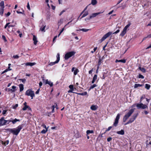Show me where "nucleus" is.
<instances>
[{"label": "nucleus", "instance_id": "9", "mask_svg": "<svg viewBox=\"0 0 151 151\" xmlns=\"http://www.w3.org/2000/svg\"><path fill=\"white\" fill-rule=\"evenodd\" d=\"M42 80L43 83H45V84H48L51 87L53 85V83L51 82L50 81H48V79L45 80L44 79V78H43Z\"/></svg>", "mask_w": 151, "mask_h": 151}, {"label": "nucleus", "instance_id": "27", "mask_svg": "<svg viewBox=\"0 0 151 151\" xmlns=\"http://www.w3.org/2000/svg\"><path fill=\"white\" fill-rule=\"evenodd\" d=\"M143 86L142 84H135L134 85V88H137L139 87H141Z\"/></svg>", "mask_w": 151, "mask_h": 151}, {"label": "nucleus", "instance_id": "19", "mask_svg": "<svg viewBox=\"0 0 151 151\" xmlns=\"http://www.w3.org/2000/svg\"><path fill=\"white\" fill-rule=\"evenodd\" d=\"M126 62V60L125 59H123V60H116L115 61L116 63H117V62H121L123 63H125Z\"/></svg>", "mask_w": 151, "mask_h": 151}, {"label": "nucleus", "instance_id": "47", "mask_svg": "<svg viewBox=\"0 0 151 151\" xmlns=\"http://www.w3.org/2000/svg\"><path fill=\"white\" fill-rule=\"evenodd\" d=\"M18 104H16L14 106H13V108L14 109H16L17 107H18Z\"/></svg>", "mask_w": 151, "mask_h": 151}, {"label": "nucleus", "instance_id": "17", "mask_svg": "<svg viewBox=\"0 0 151 151\" xmlns=\"http://www.w3.org/2000/svg\"><path fill=\"white\" fill-rule=\"evenodd\" d=\"M116 133L119 134L123 135L124 134V132L123 130L122 129L120 131L117 132Z\"/></svg>", "mask_w": 151, "mask_h": 151}, {"label": "nucleus", "instance_id": "5", "mask_svg": "<svg viewBox=\"0 0 151 151\" xmlns=\"http://www.w3.org/2000/svg\"><path fill=\"white\" fill-rule=\"evenodd\" d=\"M25 94L28 96H30L31 97V99H33V97L35 96L34 92L31 89H28L27 90Z\"/></svg>", "mask_w": 151, "mask_h": 151}, {"label": "nucleus", "instance_id": "10", "mask_svg": "<svg viewBox=\"0 0 151 151\" xmlns=\"http://www.w3.org/2000/svg\"><path fill=\"white\" fill-rule=\"evenodd\" d=\"M101 12H98V13H93L90 16L89 18H86L85 19V20H89L90 19L93 18L94 17H96L97 15H99V14L101 13Z\"/></svg>", "mask_w": 151, "mask_h": 151}, {"label": "nucleus", "instance_id": "28", "mask_svg": "<svg viewBox=\"0 0 151 151\" xmlns=\"http://www.w3.org/2000/svg\"><path fill=\"white\" fill-rule=\"evenodd\" d=\"M9 143V141L8 140H6L5 142H4L3 141L2 142V144L5 146L7 145Z\"/></svg>", "mask_w": 151, "mask_h": 151}, {"label": "nucleus", "instance_id": "1", "mask_svg": "<svg viewBox=\"0 0 151 151\" xmlns=\"http://www.w3.org/2000/svg\"><path fill=\"white\" fill-rule=\"evenodd\" d=\"M134 109H130L128 112L124 115L123 119V121L125 122L131 116L134 111Z\"/></svg>", "mask_w": 151, "mask_h": 151}, {"label": "nucleus", "instance_id": "60", "mask_svg": "<svg viewBox=\"0 0 151 151\" xmlns=\"http://www.w3.org/2000/svg\"><path fill=\"white\" fill-rule=\"evenodd\" d=\"M144 112L145 114L146 115L148 113V112L147 111H145Z\"/></svg>", "mask_w": 151, "mask_h": 151}, {"label": "nucleus", "instance_id": "13", "mask_svg": "<svg viewBox=\"0 0 151 151\" xmlns=\"http://www.w3.org/2000/svg\"><path fill=\"white\" fill-rule=\"evenodd\" d=\"M6 120L4 119V117L0 119V126H3L6 124Z\"/></svg>", "mask_w": 151, "mask_h": 151}, {"label": "nucleus", "instance_id": "46", "mask_svg": "<svg viewBox=\"0 0 151 151\" xmlns=\"http://www.w3.org/2000/svg\"><path fill=\"white\" fill-rule=\"evenodd\" d=\"M19 57L18 55H14L13 57V58L14 59H18V58Z\"/></svg>", "mask_w": 151, "mask_h": 151}, {"label": "nucleus", "instance_id": "4", "mask_svg": "<svg viewBox=\"0 0 151 151\" xmlns=\"http://www.w3.org/2000/svg\"><path fill=\"white\" fill-rule=\"evenodd\" d=\"M76 53V52L74 51H71L66 53L64 57L65 60H68L69 58L74 55Z\"/></svg>", "mask_w": 151, "mask_h": 151}, {"label": "nucleus", "instance_id": "41", "mask_svg": "<svg viewBox=\"0 0 151 151\" xmlns=\"http://www.w3.org/2000/svg\"><path fill=\"white\" fill-rule=\"evenodd\" d=\"M138 77L139 78L144 79V77L140 74L139 75Z\"/></svg>", "mask_w": 151, "mask_h": 151}, {"label": "nucleus", "instance_id": "36", "mask_svg": "<svg viewBox=\"0 0 151 151\" xmlns=\"http://www.w3.org/2000/svg\"><path fill=\"white\" fill-rule=\"evenodd\" d=\"M48 131V129H44L43 130H42L41 132L42 134H45Z\"/></svg>", "mask_w": 151, "mask_h": 151}, {"label": "nucleus", "instance_id": "54", "mask_svg": "<svg viewBox=\"0 0 151 151\" xmlns=\"http://www.w3.org/2000/svg\"><path fill=\"white\" fill-rule=\"evenodd\" d=\"M101 59H99V62H98V65H100V64H101Z\"/></svg>", "mask_w": 151, "mask_h": 151}, {"label": "nucleus", "instance_id": "23", "mask_svg": "<svg viewBox=\"0 0 151 151\" xmlns=\"http://www.w3.org/2000/svg\"><path fill=\"white\" fill-rule=\"evenodd\" d=\"M91 109L95 111L97 109V108L96 106L93 105L91 106Z\"/></svg>", "mask_w": 151, "mask_h": 151}, {"label": "nucleus", "instance_id": "12", "mask_svg": "<svg viewBox=\"0 0 151 151\" xmlns=\"http://www.w3.org/2000/svg\"><path fill=\"white\" fill-rule=\"evenodd\" d=\"M119 118L120 114H118L117 115V116L115 119V122L113 124L114 126L115 127H116L117 125Z\"/></svg>", "mask_w": 151, "mask_h": 151}, {"label": "nucleus", "instance_id": "22", "mask_svg": "<svg viewBox=\"0 0 151 151\" xmlns=\"http://www.w3.org/2000/svg\"><path fill=\"white\" fill-rule=\"evenodd\" d=\"M76 93L78 95H81V96L86 95L87 94V93L86 92H84L82 93Z\"/></svg>", "mask_w": 151, "mask_h": 151}, {"label": "nucleus", "instance_id": "15", "mask_svg": "<svg viewBox=\"0 0 151 151\" xmlns=\"http://www.w3.org/2000/svg\"><path fill=\"white\" fill-rule=\"evenodd\" d=\"M33 40L34 41V44L35 45H36L38 41L37 38L35 35H33Z\"/></svg>", "mask_w": 151, "mask_h": 151}, {"label": "nucleus", "instance_id": "11", "mask_svg": "<svg viewBox=\"0 0 151 151\" xmlns=\"http://www.w3.org/2000/svg\"><path fill=\"white\" fill-rule=\"evenodd\" d=\"M138 115V114H135L132 116L131 118L129 120L130 123H132L134 121L137 117Z\"/></svg>", "mask_w": 151, "mask_h": 151}, {"label": "nucleus", "instance_id": "37", "mask_svg": "<svg viewBox=\"0 0 151 151\" xmlns=\"http://www.w3.org/2000/svg\"><path fill=\"white\" fill-rule=\"evenodd\" d=\"M88 14V12H86L85 13L83 14L81 18H83L84 17L86 16H87Z\"/></svg>", "mask_w": 151, "mask_h": 151}, {"label": "nucleus", "instance_id": "3", "mask_svg": "<svg viewBox=\"0 0 151 151\" xmlns=\"http://www.w3.org/2000/svg\"><path fill=\"white\" fill-rule=\"evenodd\" d=\"M8 130L13 134L17 135L19 132V127H17L16 128L9 129Z\"/></svg>", "mask_w": 151, "mask_h": 151}, {"label": "nucleus", "instance_id": "26", "mask_svg": "<svg viewBox=\"0 0 151 151\" xmlns=\"http://www.w3.org/2000/svg\"><path fill=\"white\" fill-rule=\"evenodd\" d=\"M97 86V85L96 84H94L93 85H92L90 87L89 89H88L89 91L91 89L93 88L94 87Z\"/></svg>", "mask_w": 151, "mask_h": 151}, {"label": "nucleus", "instance_id": "42", "mask_svg": "<svg viewBox=\"0 0 151 151\" xmlns=\"http://www.w3.org/2000/svg\"><path fill=\"white\" fill-rule=\"evenodd\" d=\"M28 107V106L27 105H25V106L22 108V109L24 111L26 110Z\"/></svg>", "mask_w": 151, "mask_h": 151}, {"label": "nucleus", "instance_id": "32", "mask_svg": "<svg viewBox=\"0 0 151 151\" xmlns=\"http://www.w3.org/2000/svg\"><path fill=\"white\" fill-rule=\"evenodd\" d=\"M97 3L96 0H91V4L93 5H94L96 4Z\"/></svg>", "mask_w": 151, "mask_h": 151}, {"label": "nucleus", "instance_id": "33", "mask_svg": "<svg viewBox=\"0 0 151 151\" xmlns=\"http://www.w3.org/2000/svg\"><path fill=\"white\" fill-rule=\"evenodd\" d=\"M150 87V84H145V88L147 90L149 89Z\"/></svg>", "mask_w": 151, "mask_h": 151}, {"label": "nucleus", "instance_id": "7", "mask_svg": "<svg viewBox=\"0 0 151 151\" xmlns=\"http://www.w3.org/2000/svg\"><path fill=\"white\" fill-rule=\"evenodd\" d=\"M57 60L56 61L54 62H52L50 63L49 65L50 66H52L54 65L55 64L58 63L60 59V54L59 53H58L56 56Z\"/></svg>", "mask_w": 151, "mask_h": 151}, {"label": "nucleus", "instance_id": "24", "mask_svg": "<svg viewBox=\"0 0 151 151\" xmlns=\"http://www.w3.org/2000/svg\"><path fill=\"white\" fill-rule=\"evenodd\" d=\"M86 135H88L90 134H92L93 133V131L92 130H87L86 132Z\"/></svg>", "mask_w": 151, "mask_h": 151}, {"label": "nucleus", "instance_id": "55", "mask_svg": "<svg viewBox=\"0 0 151 151\" xmlns=\"http://www.w3.org/2000/svg\"><path fill=\"white\" fill-rule=\"evenodd\" d=\"M10 14H11L10 13V12H9L6 14V15L7 16H8L10 15Z\"/></svg>", "mask_w": 151, "mask_h": 151}, {"label": "nucleus", "instance_id": "6", "mask_svg": "<svg viewBox=\"0 0 151 151\" xmlns=\"http://www.w3.org/2000/svg\"><path fill=\"white\" fill-rule=\"evenodd\" d=\"M130 25L131 24L130 23H129L125 26L123 29V31L120 34V36L123 37L125 35V34L126 33L127 29L129 27Z\"/></svg>", "mask_w": 151, "mask_h": 151}, {"label": "nucleus", "instance_id": "39", "mask_svg": "<svg viewBox=\"0 0 151 151\" xmlns=\"http://www.w3.org/2000/svg\"><path fill=\"white\" fill-rule=\"evenodd\" d=\"M6 123H7V124H9V122H12V119H9V120H6Z\"/></svg>", "mask_w": 151, "mask_h": 151}, {"label": "nucleus", "instance_id": "58", "mask_svg": "<svg viewBox=\"0 0 151 151\" xmlns=\"http://www.w3.org/2000/svg\"><path fill=\"white\" fill-rule=\"evenodd\" d=\"M57 36H55L53 38V42H54V41L55 40H56V38H57Z\"/></svg>", "mask_w": 151, "mask_h": 151}, {"label": "nucleus", "instance_id": "20", "mask_svg": "<svg viewBox=\"0 0 151 151\" xmlns=\"http://www.w3.org/2000/svg\"><path fill=\"white\" fill-rule=\"evenodd\" d=\"M0 6L1 8H4V1H1L0 3Z\"/></svg>", "mask_w": 151, "mask_h": 151}, {"label": "nucleus", "instance_id": "16", "mask_svg": "<svg viewBox=\"0 0 151 151\" xmlns=\"http://www.w3.org/2000/svg\"><path fill=\"white\" fill-rule=\"evenodd\" d=\"M36 63H31L29 62L25 64V65L26 66H32L35 65Z\"/></svg>", "mask_w": 151, "mask_h": 151}, {"label": "nucleus", "instance_id": "61", "mask_svg": "<svg viewBox=\"0 0 151 151\" xmlns=\"http://www.w3.org/2000/svg\"><path fill=\"white\" fill-rule=\"evenodd\" d=\"M76 68L74 67H73L71 69V71L72 72H73L75 70V69Z\"/></svg>", "mask_w": 151, "mask_h": 151}, {"label": "nucleus", "instance_id": "44", "mask_svg": "<svg viewBox=\"0 0 151 151\" xmlns=\"http://www.w3.org/2000/svg\"><path fill=\"white\" fill-rule=\"evenodd\" d=\"M19 80L22 81V82L24 83L26 81V80L25 79H19Z\"/></svg>", "mask_w": 151, "mask_h": 151}, {"label": "nucleus", "instance_id": "45", "mask_svg": "<svg viewBox=\"0 0 151 151\" xmlns=\"http://www.w3.org/2000/svg\"><path fill=\"white\" fill-rule=\"evenodd\" d=\"M97 76L96 75H95L93 78V79L95 81L97 79Z\"/></svg>", "mask_w": 151, "mask_h": 151}, {"label": "nucleus", "instance_id": "38", "mask_svg": "<svg viewBox=\"0 0 151 151\" xmlns=\"http://www.w3.org/2000/svg\"><path fill=\"white\" fill-rule=\"evenodd\" d=\"M10 24L9 23H7L5 25L4 27V28L6 29L7 27H8V28H9L11 27H12V26L11 25H9V24Z\"/></svg>", "mask_w": 151, "mask_h": 151}, {"label": "nucleus", "instance_id": "21", "mask_svg": "<svg viewBox=\"0 0 151 151\" xmlns=\"http://www.w3.org/2000/svg\"><path fill=\"white\" fill-rule=\"evenodd\" d=\"M24 90V86L22 84H19V91H22Z\"/></svg>", "mask_w": 151, "mask_h": 151}, {"label": "nucleus", "instance_id": "8", "mask_svg": "<svg viewBox=\"0 0 151 151\" xmlns=\"http://www.w3.org/2000/svg\"><path fill=\"white\" fill-rule=\"evenodd\" d=\"M112 34V32H109L105 34L100 40V42H101Z\"/></svg>", "mask_w": 151, "mask_h": 151}, {"label": "nucleus", "instance_id": "25", "mask_svg": "<svg viewBox=\"0 0 151 151\" xmlns=\"http://www.w3.org/2000/svg\"><path fill=\"white\" fill-rule=\"evenodd\" d=\"M63 19H60V20L58 21V22L59 26L61 24H62L63 23Z\"/></svg>", "mask_w": 151, "mask_h": 151}, {"label": "nucleus", "instance_id": "51", "mask_svg": "<svg viewBox=\"0 0 151 151\" xmlns=\"http://www.w3.org/2000/svg\"><path fill=\"white\" fill-rule=\"evenodd\" d=\"M112 138L111 137H109L107 139V141L108 142H110V141H111L112 140Z\"/></svg>", "mask_w": 151, "mask_h": 151}, {"label": "nucleus", "instance_id": "40", "mask_svg": "<svg viewBox=\"0 0 151 151\" xmlns=\"http://www.w3.org/2000/svg\"><path fill=\"white\" fill-rule=\"evenodd\" d=\"M12 88L11 89V91H14L15 90V88L16 87L15 86H13L12 87Z\"/></svg>", "mask_w": 151, "mask_h": 151}, {"label": "nucleus", "instance_id": "50", "mask_svg": "<svg viewBox=\"0 0 151 151\" xmlns=\"http://www.w3.org/2000/svg\"><path fill=\"white\" fill-rule=\"evenodd\" d=\"M11 69H9V70L8 69H7L5 70H4V71H3L2 73L1 74H3L4 73L7 72L8 70H10Z\"/></svg>", "mask_w": 151, "mask_h": 151}, {"label": "nucleus", "instance_id": "59", "mask_svg": "<svg viewBox=\"0 0 151 151\" xmlns=\"http://www.w3.org/2000/svg\"><path fill=\"white\" fill-rule=\"evenodd\" d=\"M65 12L64 10L62 11L59 14L60 16H61L63 13Z\"/></svg>", "mask_w": 151, "mask_h": 151}, {"label": "nucleus", "instance_id": "30", "mask_svg": "<svg viewBox=\"0 0 151 151\" xmlns=\"http://www.w3.org/2000/svg\"><path fill=\"white\" fill-rule=\"evenodd\" d=\"M4 12V8H0V15L2 16Z\"/></svg>", "mask_w": 151, "mask_h": 151}, {"label": "nucleus", "instance_id": "2", "mask_svg": "<svg viewBox=\"0 0 151 151\" xmlns=\"http://www.w3.org/2000/svg\"><path fill=\"white\" fill-rule=\"evenodd\" d=\"M148 104H143L141 102L136 104V106L138 109H145L148 108Z\"/></svg>", "mask_w": 151, "mask_h": 151}, {"label": "nucleus", "instance_id": "64", "mask_svg": "<svg viewBox=\"0 0 151 151\" xmlns=\"http://www.w3.org/2000/svg\"><path fill=\"white\" fill-rule=\"evenodd\" d=\"M151 48V44H150L149 46L148 47L146 48V49H148L149 48Z\"/></svg>", "mask_w": 151, "mask_h": 151}, {"label": "nucleus", "instance_id": "53", "mask_svg": "<svg viewBox=\"0 0 151 151\" xmlns=\"http://www.w3.org/2000/svg\"><path fill=\"white\" fill-rule=\"evenodd\" d=\"M120 31V30L119 29H117L116 32L113 33V34H117L119 33Z\"/></svg>", "mask_w": 151, "mask_h": 151}, {"label": "nucleus", "instance_id": "63", "mask_svg": "<svg viewBox=\"0 0 151 151\" xmlns=\"http://www.w3.org/2000/svg\"><path fill=\"white\" fill-rule=\"evenodd\" d=\"M39 85L40 87L42 85V83L41 82H40L39 83Z\"/></svg>", "mask_w": 151, "mask_h": 151}, {"label": "nucleus", "instance_id": "49", "mask_svg": "<svg viewBox=\"0 0 151 151\" xmlns=\"http://www.w3.org/2000/svg\"><path fill=\"white\" fill-rule=\"evenodd\" d=\"M41 126L42 127H43L45 129H48V127H47L44 124H42L41 125Z\"/></svg>", "mask_w": 151, "mask_h": 151}, {"label": "nucleus", "instance_id": "31", "mask_svg": "<svg viewBox=\"0 0 151 151\" xmlns=\"http://www.w3.org/2000/svg\"><path fill=\"white\" fill-rule=\"evenodd\" d=\"M45 27L46 25H45L43 26V27H41L40 29V30L42 32H45Z\"/></svg>", "mask_w": 151, "mask_h": 151}, {"label": "nucleus", "instance_id": "35", "mask_svg": "<svg viewBox=\"0 0 151 151\" xmlns=\"http://www.w3.org/2000/svg\"><path fill=\"white\" fill-rule=\"evenodd\" d=\"M19 121V120L15 119L13 120L12 119V122L13 124H15L17 122Z\"/></svg>", "mask_w": 151, "mask_h": 151}, {"label": "nucleus", "instance_id": "57", "mask_svg": "<svg viewBox=\"0 0 151 151\" xmlns=\"http://www.w3.org/2000/svg\"><path fill=\"white\" fill-rule=\"evenodd\" d=\"M151 38V34L148 35L145 38Z\"/></svg>", "mask_w": 151, "mask_h": 151}, {"label": "nucleus", "instance_id": "14", "mask_svg": "<svg viewBox=\"0 0 151 151\" xmlns=\"http://www.w3.org/2000/svg\"><path fill=\"white\" fill-rule=\"evenodd\" d=\"M69 87L70 89V90H69L68 91V93H76L75 92H73V91H74V88H73V85H70L69 86Z\"/></svg>", "mask_w": 151, "mask_h": 151}, {"label": "nucleus", "instance_id": "62", "mask_svg": "<svg viewBox=\"0 0 151 151\" xmlns=\"http://www.w3.org/2000/svg\"><path fill=\"white\" fill-rule=\"evenodd\" d=\"M114 11V10H112L111 11V12H110L109 13H108V14L110 15V14H111Z\"/></svg>", "mask_w": 151, "mask_h": 151}, {"label": "nucleus", "instance_id": "43", "mask_svg": "<svg viewBox=\"0 0 151 151\" xmlns=\"http://www.w3.org/2000/svg\"><path fill=\"white\" fill-rule=\"evenodd\" d=\"M2 39L4 40V41L5 42H6L7 41V40H6V37H5V36L4 35H2Z\"/></svg>", "mask_w": 151, "mask_h": 151}, {"label": "nucleus", "instance_id": "52", "mask_svg": "<svg viewBox=\"0 0 151 151\" xmlns=\"http://www.w3.org/2000/svg\"><path fill=\"white\" fill-rule=\"evenodd\" d=\"M27 9H29V10H30V6H29V2H28V3H27Z\"/></svg>", "mask_w": 151, "mask_h": 151}, {"label": "nucleus", "instance_id": "56", "mask_svg": "<svg viewBox=\"0 0 151 151\" xmlns=\"http://www.w3.org/2000/svg\"><path fill=\"white\" fill-rule=\"evenodd\" d=\"M6 112V110H3V112H2L3 114V115L5 114Z\"/></svg>", "mask_w": 151, "mask_h": 151}, {"label": "nucleus", "instance_id": "18", "mask_svg": "<svg viewBox=\"0 0 151 151\" xmlns=\"http://www.w3.org/2000/svg\"><path fill=\"white\" fill-rule=\"evenodd\" d=\"M138 68L143 73H145L146 72V70L145 68H142L140 65L139 66Z\"/></svg>", "mask_w": 151, "mask_h": 151}, {"label": "nucleus", "instance_id": "48", "mask_svg": "<svg viewBox=\"0 0 151 151\" xmlns=\"http://www.w3.org/2000/svg\"><path fill=\"white\" fill-rule=\"evenodd\" d=\"M112 128L111 126L109 127L106 130V132H107L109 131Z\"/></svg>", "mask_w": 151, "mask_h": 151}, {"label": "nucleus", "instance_id": "34", "mask_svg": "<svg viewBox=\"0 0 151 151\" xmlns=\"http://www.w3.org/2000/svg\"><path fill=\"white\" fill-rule=\"evenodd\" d=\"M89 30H90V29H84V28L79 29V30H81L83 32H87Z\"/></svg>", "mask_w": 151, "mask_h": 151}, {"label": "nucleus", "instance_id": "29", "mask_svg": "<svg viewBox=\"0 0 151 151\" xmlns=\"http://www.w3.org/2000/svg\"><path fill=\"white\" fill-rule=\"evenodd\" d=\"M79 72L77 68H76L74 71L73 73L75 75H77V73Z\"/></svg>", "mask_w": 151, "mask_h": 151}]
</instances>
